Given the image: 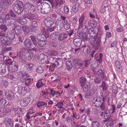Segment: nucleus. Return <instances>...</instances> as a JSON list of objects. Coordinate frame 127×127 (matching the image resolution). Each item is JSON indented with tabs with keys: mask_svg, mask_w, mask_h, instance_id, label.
Instances as JSON below:
<instances>
[{
	"mask_svg": "<svg viewBox=\"0 0 127 127\" xmlns=\"http://www.w3.org/2000/svg\"><path fill=\"white\" fill-rule=\"evenodd\" d=\"M24 7L26 14L32 15L35 12L36 7L33 4L27 2L24 4Z\"/></svg>",
	"mask_w": 127,
	"mask_h": 127,
	"instance_id": "nucleus-1",
	"label": "nucleus"
},
{
	"mask_svg": "<svg viewBox=\"0 0 127 127\" xmlns=\"http://www.w3.org/2000/svg\"><path fill=\"white\" fill-rule=\"evenodd\" d=\"M7 34H6L4 32H0V38H1V42L2 44L5 46L10 45L11 43V40L10 38L7 37Z\"/></svg>",
	"mask_w": 127,
	"mask_h": 127,
	"instance_id": "nucleus-2",
	"label": "nucleus"
},
{
	"mask_svg": "<svg viewBox=\"0 0 127 127\" xmlns=\"http://www.w3.org/2000/svg\"><path fill=\"white\" fill-rule=\"evenodd\" d=\"M89 42L90 44L93 45L94 48L96 50H97L100 47L101 43L100 38L99 37H98L97 40L96 39H95L94 38H89Z\"/></svg>",
	"mask_w": 127,
	"mask_h": 127,
	"instance_id": "nucleus-3",
	"label": "nucleus"
},
{
	"mask_svg": "<svg viewBox=\"0 0 127 127\" xmlns=\"http://www.w3.org/2000/svg\"><path fill=\"white\" fill-rule=\"evenodd\" d=\"M5 22L3 23V24L6 25H7L8 26L14 25L15 26L16 23L15 22V20L11 17H10L9 14H7L4 16Z\"/></svg>",
	"mask_w": 127,
	"mask_h": 127,
	"instance_id": "nucleus-4",
	"label": "nucleus"
},
{
	"mask_svg": "<svg viewBox=\"0 0 127 127\" xmlns=\"http://www.w3.org/2000/svg\"><path fill=\"white\" fill-rule=\"evenodd\" d=\"M23 2L19 0L16 1L14 3V9L15 11L18 14H21L23 12V9H21V6L23 5Z\"/></svg>",
	"mask_w": 127,
	"mask_h": 127,
	"instance_id": "nucleus-5",
	"label": "nucleus"
},
{
	"mask_svg": "<svg viewBox=\"0 0 127 127\" xmlns=\"http://www.w3.org/2000/svg\"><path fill=\"white\" fill-rule=\"evenodd\" d=\"M85 18V17L83 15H82L79 18V26L78 28V30L77 32H84L86 30L84 29H83V23Z\"/></svg>",
	"mask_w": 127,
	"mask_h": 127,
	"instance_id": "nucleus-6",
	"label": "nucleus"
},
{
	"mask_svg": "<svg viewBox=\"0 0 127 127\" xmlns=\"http://www.w3.org/2000/svg\"><path fill=\"white\" fill-rule=\"evenodd\" d=\"M15 90L16 93L23 95H24L27 92L26 87L23 86L16 87Z\"/></svg>",
	"mask_w": 127,
	"mask_h": 127,
	"instance_id": "nucleus-7",
	"label": "nucleus"
},
{
	"mask_svg": "<svg viewBox=\"0 0 127 127\" xmlns=\"http://www.w3.org/2000/svg\"><path fill=\"white\" fill-rule=\"evenodd\" d=\"M50 6L48 3L45 2L43 4L42 13L44 14L48 13L50 11Z\"/></svg>",
	"mask_w": 127,
	"mask_h": 127,
	"instance_id": "nucleus-8",
	"label": "nucleus"
},
{
	"mask_svg": "<svg viewBox=\"0 0 127 127\" xmlns=\"http://www.w3.org/2000/svg\"><path fill=\"white\" fill-rule=\"evenodd\" d=\"M27 40V39H25L24 43L25 47L27 49L33 50H36V49L34 48L35 47H34L32 45V44L30 41L26 42Z\"/></svg>",
	"mask_w": 127,
	"mask_h": 127,
	"instance_id": "nucleus-9",
	"label": "nucleus"
},
{
	"mask_svg": "<svg viewBox=\"0 0 127 127\" xmlns=\"http://www.w3.org/2000/svg\"><path fill=\"white\" fill-rule=\"evenodd\" d=\"M33 53L31 51L25 50L22 52V55L25 58L30 57V58L32 59L33 56Z\"/></svg>",
	"mask_w": 127,
	"mask_h": 127,
	"instance_id": "nucleus-10",
	"label": "nucleus"
},
{
	"mask_svg": "<svg viewBox=\"0 0 127 127\" xmlns=\"http://www.w3.org/2000/svg\"><path fill=\"white\" fill-rule=\"evenodd\" d=\"M93 71L95 74L101 77L102 79L104 78V72L103 70L102 69H99L95 72V68H94L93 69Z\"/></svg>",
	"mask_w": 127,
	"mask_h": 127,
	"instance_id": "nucleus-11",
	"label": "nucleus"
},
{
	"mask_svg": "<svg viewBox=\"0 0 127 127\" xmlns=\"http://www.w3.org/2000/svg\"><path fill=\"white\" fill-rule=\"evenodd\" d=\"M5 96L9 100H11L14 98V94L10 91L6 90L5 92Z\"/></svg>",
	"mask_w": 127,
	"mask_h": 127,
	"instance_id": "nucleus-12",
	"label": "nucleus"
},
{
	"mask_svg": "<svg viewBox=\"0 0 127 127\" xmlns=\"http://www.w3.org/2000/svg\"><path fill=\"white\" fill-rule=\"evenodd\" d=\"M54 21L51 19H49L47 18L44 20V24L45 26L47 27H50L53 24Z\"/></svg>",
	"mask_w": 127,
	"mask_h": 127,
	"instance_id": "nucleus-13",
	"label": "nucleus"
},
{
	"mask_svg": "<svg viewBox=\"0 0 127 127\" xmlns=\"http://www.w3.org/2000/svg\"><path fill=\"white\" fill-rule=\"evenodd\" d=\"M102 99L100 96H96L93 97V99L92 100V102L93 103L96 104L100 103Z\"/></svg>",
	"mask_w": 127,
	"mask_h": 127,
	"instance_id": "nucleus-14",
	"label": "nucleus"
},
{
	"mask_svg": "<svg viewBox=\"0 0 127 127\" xmlns=\"http://www.w3.org/2000/svg\"><path fill=\"white\" fill-rule=\"evenodd\" d=\"M96 91L95 90L91 89L85 95V97L90 98L95 93Z\"/></svg>",
	"mask_w": 127,
	"mask_h": 127,
	"instance_id": "nucleus-15",
	"label": "nucleus"
},
{
	"mask_svg": "<svg viewBox=\"0 0 127 127\" xmlns=\"http://www.w3.org/2000/svg\"><path fill=\"white\" fill-rule=\"evenodd\" d=\"M77 34L79 37L82 38L84 40H86L88 38V35L86 33V32H78Z\"/></svg>",
	"mask_w": 127,
	"mask_h": 127,
	"instance_id": "nucleus-16",
	"label": "nucleus"
},
{
	"mask_svg": "<svg viewBox=\"0 0 127 127\" xmlns=\"http://www.w3.org/2000/svg\"><path fill=\"white\" fill-rule=\"evenodd\" d=\"M91 83L88 82H86L84 84L83 92L84 93L87 92L90 88Z\"/></svg>",
	"mask_w": 127,
	"mask_h": 127,
	"instance_id": "nucleus-17",
	"label": "nucleus"
},
{
	"mask_svg": "<svg viewBox=\"0 0 127 127\" xmlns=\"http://www.w3.org/2000/svg\"><path fill=\"white\" fill-rule=\"evenodd\" d=\"M47 104L46 102H44L43 101H38L37 104V107L40 109H44L46 107Z\"/></svg>",
	"mask_w": 127,
	"mask_h": 127,
	"instance_id": "nucleus-18",
	"label": "nucleus"
},
{
	"mask_svg": "<svg viewBox=\"0 0 127 127\" xmlns=\"http://www.w3.org/2000/svg\"><path fill=\"white\" fill-rule=\"evenodd\" d=\"M68 36V34L66 32H63L59 35L58 37L59 40L62 41L63 40L66 39Z\"/></svg>",
	"mask_w": 127,
	"mask_h": 127,
	"instance_id": "nucleus-19",
	"label": "nucleus"
},
{
	"mask_svg": "<svg viewBox=\"0 0 127 127\" xmlns=\"http://www.w3.org/2000/svg\"><path fill=\"white\" fill-rule=\"evenodd\" d=\"M64 27L65 29L68 30L69 29L70 26V22L69 20H65L63 23Z\"/></svg>",
	"mask_w": 127,
	"mask_h": 127,
	"instance_id": "nucleus-20",
	"label": "nucleus"
},
{
	"mask_svg": "<svg viewBox=\"0 0 127 127\" xmlns=\"http://www.w3.org/2000/svg\"><path fill=\"white\" fill-rule=\"evenodd\" d=\"M45 84V80H41L38 81L36 84V86L38 88H40L43 87Z\"/></svg>",
	"mask_w": 127,
	"mask_h": 127,
	"instance_id": "nucleus-21",
	"label": "nucleus"
},
{
	"mask_svg": "<svg viewBox=\"0 0 127 127\" xmlns=\"http://www.w3.org/2000/svg\"><path fill=\"white\" fill-rule=\"evenodd\" d=\"M6 101L5 99L2 97H0V108H2L5 106Z\"/></svg>",
	"mask_w": 127,
	"mask_h": 127,
	"instance_id": "nucleus-22",
	"label": "nucleus"
},
{
	"mask_svg": "<svg viewBox=\"0 0 127 127\" xmlns=\"http://www.w3.org/2000/svg\"><path fill=\"white\" fill-rule=\"evenodd\" d=\"M6 67L5 65L2 64H0V74L3 75L6 71Z\"/></svg>",
	"mask_w": 127,
	"mask_h": 127,
	"instance_id": "nucleus-23",
	"label": "nucleus"
},
{
	"mask_svg": "<svg viewBox=\"0 0 127 127\" xmlns=\"http://www.w3.org/2000/svg\"><path fill=\"white\" fill-rule=\"evenodd\" d=\"M87 81V79L83 76L79 78V83L81 86L83 87L84 84Z\"/></svg>",
	"mask_w": 127,
	"mask_h": 127,
	"instance_id": "nucleus-24",
	"label": "nucleus"
},
{
	"mask_svg": "<svg viewBox=\"0 0 127 127\" xmlns=\"http://www.w3.org/2000/svg\"><path fill=\"white\" fill-rule=\"evenodd\" d=\"M73 43L75 46L79 47L81 45L82 40L79 38H76L73 40Z\"/></svg>",
	"mask_w": 127,
	"mask_h": 127,
	"instance_id": "nucleus-25",
	"label": "nucleus"
},
{
	"mask_svg": "<svg viewBox=\"0 0 127 127\" xmlns=\"http://www.w3.org/2000/svg\"><path fill=\"white\" fill-rule=\"evenodd\" d=\"M79 6V3H77L74 5L72 7V10L74 13H75L77 12Z\"/></svg>",
	"mask_w": 127,
	"mask_h": 127,
	"instance_id": "nucleus-26",
	"label": "nucleus"
},
{
	"mask_svg": "<svg viewBox=\"0 0 127 127\" xmlns=\"http://www.w3.org/2000/svg\"><path fill=\"white\" fill-rule=\"evenodd\" d=\"M75 65H76V66H79L80 67L82 66L84 63V62L81 61V60L79 59H76L75 60Z\"/></svg>",
	"mask_w": 127,
	"mask_h": 127,
	"instance_id": "nucleus-27",
	"label": "nucleus"
},
{
	"mask_svg": "<svg viewBox=\"0 0 127 127\" xmlns=\"http://www.w3.org/2000/svg\"><path fill=\"white\" fill-rule=\"evenodd\" d=\"M27 100V99L26 100L24 99H23L21 100L20 102V104L22 107H25L29 103V102Z\"/></svg>",
	"mask_w": 127,
	"mask_h": 127,
	"instance_id": "nucleus-28",
	"label": "nucleus"
},
{
	"mask_svg": "<svg viewBox=\"0 0 127 127\" xmlns=\"http://www.w3.org/2000/svg\"><path fill=\"white\" fill-rule=\"evenodd\" d=\"M32 80L31 78H28V77L24 80V81L21 82L23 83H24L26 86H28L29 85Z\"/></svg>",
	"mask_w": 127,
	"mask_h": 127,
	"instance_id": "nucleus-29",
	"label": "nucleus"
},
{
	"mask_svg": "<svg viewBox=\"0 0 127 127\" xmlns=\"http://www.w3.org/2000/svg\"><path fill=\"white\" fill-rule=\"evenodd\" d=\"M98 32L96 33L95 32H89V34L91 37L90 38L91 39H96L97 37Z\"/></svg>",
	"mask_w": 127,
	"mask_h": 127,
	"instance_id": "nucleus-30",
	"label": "nucleus"
},
{
	"mask_svg": "<svg viewBox=\"0 0 127 127\" xmlns=\"http://www.w3.org/2000/svg\"><path fill=\"white\" fill-rule=\"evenodd\" d=\"M96 22L94 19L89 21L88 24L91 27H95L96 26Z\"/></svg>",
	"mask_w": 127,
	"mask_h": 127,
	"instance_id": "nucleus-31",
	"label": "nucleus"
},
{
	"mask_svg": "<svg viewBox=\"0 0 127 127\" xmlns=\"http://www.w3.org/2000/svg\"><path fill=\"white\" fill-rule=\"evenodd\" d=\"M18 67L10 66L8 67V70L10 72H15L18 70Z\"/></svg>",
	"mask_w": 127,
	"mask_h": 127,
	"instance_id": "nucleus-32",
	"label": "nucleus"
},
{
	"mask_svg": "<svg viewBox=\"0 0 127 127\" xmlns=\"http://www.w3.org/2000/svg\"><path fill=\"white\" fill-rule=\"evenodd\" d=\"M102 88V91H106L108 88V86L106 85V83L104 81H102L101 85L100 86Z\"/></svg>",
	"mask_w": 127,
	"mask_h": 127,
	"instance_id": "nucleus-33",
	"label": "nucleus"
},
{
	"mask_svg": "<svg viewBox=\"0 0 127 127\" xmlns=\"http://www.w3.org/2000/svg\"><path fill=\"white\" fill-rule=\"evenodd\" d=\"M6 34H7V37L8 38H10V39L11 40L12 39H13L15 37V34L14 32L9 33L8 34L7 33Z\"/></svg>",
	"mask_w": 127,
	"mask_h": 127,
	"instance_id": "nucleus-34",
	"label": "nucleus"
},
{
	"mask_svg": "<svg viewBox=\"0 0 127 127\" xmlns=\"http://www.w3.org/2000/svg\"><path fill=\"white\" fill-rule=\"evenodd\" d=\"M38 25L36 21H33L32 23V29L36 30L38 27Z\"/></svg>",
	"mask_w": 127,
	"mask_h": 127,
	"instance_id": "nucleus-35",
	"label": "nucleus"
},
{
	"mask_svg": "<svg viewBox=\"0 0 127 127\" xmlns=\"http://www.w3.org/2000/svg\"><path fill=\"white\" fill-rule=\"evenodd\" d=\"M6 127H13V124L12 120L10 119L7 121L6 124Z\"/></svg>",
	"mask_w": 127,
	"mask_h": 127,
	"instance_id": "nucleus-36",
	"label": "nucleus"
},
{
	"mask_svg": "<svg viewBox=\"0 0 127 127\" xmlns=\"http://www.w3.org/2000/svg\"><path fill=\"white\" fill-rule=\"evenodd\" d=\"M91 125L93 127H98L100 126V124L99 122L95 121L92 122Z\"/></svg>",
	"mask_w": 127,
	"mask_h": 127,
	"instance_id": "nucleus-37",
	"label": "nucleus"
},
{
	"mask_svg": "<svg viewBox=\"0 0 127 127\" xmlns=\"http://www.w3.org/2000/svg\"><path fill=\"white\" fill-rule=\"evenodd\" d=\"M13 108L14 111L16 113L19 114L21 112L20 109L18 106H13Z\"/></svg>",
	"mask_w": 127,
	"mask_h": 127,
	"instance_id": "nucleus-38",
	"label": "nucleus"
},
{
	"mask_svg": "<svg viewBox=\"0 0 127 127\" xmlns=\"http://www.w3.org/2000/svg\"><path fill=\"white\" fill-rule=\"evenodd\" d=\"M4 60H5L7 63V64H9V66L11 64V63L12 62L11 59L9 58H7L5 57H4Z\"/></svg>",
	"mask_w": 127,
	"mask_h": 127,
	"instance_id": "nucleus-39",
	"label": "nucleus"
},
{
	"mask_svg": "<svg viewBox=\"0 0 127 127\" xmlns=\"http://www.w3.org/2000/svg\"><path fill=\"white\" fill-rule=\"evenodd\" d=\"M101 79L100 78L98 77H95V78L94 79V82L96 83L97 84H99L101 83Z\"/></svg>",
	"mask_w": 127,
	"mask_h": 127,
	"instance_id": "nucleus-40",
	"label": "nucleus"
},
{
	"mask_svg": "<svg viewBox=\"0 0 127 127\" xmlns=\"http://www.w3.org/2000/svg\"><path fill=\"white\" fill-rule=\"evenodd\" d=\"M47 58V56L44 54H41L39 56V59L41 60H46Z\"/></svg>",
	"mask_w": 127,
	"mask_h": 127,
	"instance_id": "nucleus-41",
	"label": "nucleus"
},
{
	"mask_svg": "<svg viewBox=\"0 0 127 127\" xmlns=\"http://www.w3.org/2000/svg\"><path fill=\"white\" fill-rule=\"evenodd\" d=\"M24 74L21 76L20 80L21 82L24 81V80L28 77L27 73L26 72H24Z\"/></svg>",
	"mask_w": 127,
	"mask_h": 127,
	"instance_id": "nucleus-42",
	"label": "nucleus"
},
{
	"mask_svg": "<svg viewBox=\"0 0 127 127\" xmlns=\"http://www.w3.org/2000/svg\"><path fill=\"white\" fill-rule=\"evenodd\" d=\"M43 4H40L38 5L37 7V10L38 12L42 13V11H43Z\"/></svg>",
	"mask_w": 127,
	"mask_h": 127,
	"instance_id": "nucleus-43",
	"label": "nucleus"
},
{
	"mask_svg": "<svg viewBox=\"0 0 127 127\" xmlns=\"http://www.w3.org/2000/svg\"><path fill=\"white\" fill-rule=\"evenodd\" d=\"M52 40V42L51 43V45L53 47H56L58 44V41L55 40Z\"/></svg>",
	"mask_w": 127,
	"mask_h": 127,
	"instance_id": "nucleus-44",
	"label": "nucleus"
},
{
	"mask_svg": "<svg viewBox=\"0 0 127 127\" xmlns=\"http://www.w3.org/2000/svg\"><path fill=\"white\" fill-rule=\"evenodd\" d=\"M101 105L100 106V108L102 110H105L106 109V104L104 102H101Z\"/></svg>",
	"mask_w": 127,
	"mask_h": 127,
	"instance_id": "nucleus-45",
	"label": "nucleus"
},
{
	"mask_svg": "<svg viewBox=\"0 0 127 127\" xmlns=\"http://www.w3.org/2000/svg\"><path fill=\"white\" fill-rule=\"evenodd\" d=\"M57 36L58 34L56 33V32H53L51 34L50 37L54 40L57 37Z\"/></svg>",
	"mask_w": 127,
	"mask_h": 127,
	"instance_id": "nucleus-46",
	"label": "nucleus"
},
{
	"mask_svg": "<svg viewBox=\"0 0 127 127\" xmlns=\"http://www.w3.org/2000/svg\"><path fill=\"white\" fill-rule=\"evenodd\" d=\"M1 84L5 87H7L8 85V83L6 80H3L1 81Z\"/></svg>",
	"mask_w": 127,
	"mask_h": 127,
	"instance_id": "nucleus-47",
	"label": "nucleus"
},
{
	"mask_svg": "<svg viewBox=\"0 0 127 127\" xmlns=\"http://www.w3.org/2000/svg\"><path fill=\"white\" fill-rule=\"evenodd\" d=\"M54 30L55 29H54L53 28H48V29H46L44 28V29H43V30L41 31V32H46V31H48H48H49V32H52L53 31H55Z\"/></svg>",
	"mask_w": 127,
	"mask_h": 127,
	"instance_id": "nucleus-48",
	"label": "nucleus"
},
{
	"mask_svg": "<svg viewBox=\"0 0 127 127\" xmlns=\"http://www.w3.org/2000/svg\"><path fill=\"white\" fill-rule=\"evenodd\" d=\"M37 71L39 73H42L44 71L43 68L41 66H39L37 69Z\"/></svg>",
	"mask_w": 127,
	"mask_h": 127,
	"instance_id": "nucleus-49",
	"label": "nucleus"
},
{
	"mask_svg": "<svg viewBox=\"0 0 127 127\" xmlns=\"http://www.w3.org/2000/svg\"><path fill=\"white\" fill-rule=\"evenodd\" d=\"M56 65L54 64H51L49 67V69L52 71H54L55 69Z\"/></svg>",
	"mask_w": 127,
	"mask_h": 127,
	"instance_id": "nucleus-50",
	"label": "nucleus"
},
{
	"mask_svg": "<svg viewBox=\"0 0 127 127\" xmlns=\"http://www.w3.org/2000/svg\"><path fill=\"white\" fill-rule=\"evenodd\" d=\"M63 105V102H59L57 103L55 106L58 108H61Z\"/></svg>",
	"mask_w": 127,
	"mask_h": 127,
	"instance_id": "nucleus-51",
	"label": "nucleus"
},
{
	"mask_svg": "<svg viewBox=\"0 0 127 127\" xmlns=\"http://www.w3.org/2000/svg\"><path fill=\"white\" fill-rule=\"evenodd\" d=\"M64 13L66 14L68 13H69V8L67 6H65L64 7Z\"/></svg>",
	"mask_w": 127,
	"mask_h": 127,
	"instance_id": "nucleus-52",
	"label": "nucleus"
},
{
	"mask_svg": "<svg viewBox=\"0 0 127 127\" xmlns=\"http://www.w3.org/2000/svg\"><path fill=\"white\" fill-rule=\"evenodd\" d=\"M21 30V27L19 26H17L14 28L13 31H14V32H20Z\"/></svg>",
	"mask_w": 127,
	"mask_h": 127,
	"instance_id": "nucleus-53",
	"label": "nucleus"
},
{
	"mask_svg": "<svg viewBox=\"0 0 127 127\" xmlns=\"http://www.w3.org/2000/svg\"><path fill=\"white\" fill-rule=\"evenodd\" d=\"M103 55L101 53H100L99 54V58H98V57H97L96 58L97 59V60L99 61V62L100 63L102 61V58L103 57Z\"/></svg>",
	"mask_w": 127,
	"mask_h": 127,
	"instance_id": "nucleus-54",
	"label": "nucleus"
},
{
	"mask_svg": "<svg viewBox=\"0 0 127 127\" xmlns=\"http://www.w3.org/2000/svg\"><path fill=\"white\" fill-rule=\"evenodd\" d=\"M0 29L2 32H5L7 30V27L4 25L1 26Z\"/></svg>",
	"mask_w": 127,
	"mask_h": 127,
	"instance_id": "nucleus-55",
	"label": "nucleus"
},
{
	"mask_svg": "<svg viewBox=\"0 0 127 127\" xmlns=\"http://www.w3.org/2000/svg\"><path fill=\"white\" fill-rule=\"evenodd\" d=\"M37 39L38 40H40L42 38H43L44 37H45V36L43 34L41 33H40L38 34L37 36Z\"/></svg>",
	"mask_w": 127,
	"mask_h": 127,
	"instance_id": "nucleus-56",
	"label": "nucleus"
},
{
	"mask_svg": "<svg viewBox=\"0 0 127 127\" xmlns=\"http://www.w3.org/2000/svg\"><path fill=\"white\" fill-rule=\"evenodd\" d=\"M62 23V22L61 21L58 19H57L55 22V24L57 26H60V25Z\"/></svg>",
	"mask_w": 127,
	"mask_h": 127,
	"instance_id": "nucleus-57",
	"label": "nucleus"
},
{
	"mask_svg": "<svg viewBox=\"0 0 127 127\" xmlns=\"http://www.w3.org/2000/svg\"><path fill=\"white\" fill-rule=\"evenodd\" d=\"M23 30L24 32H29V29L28 27L25 26H23L22 27Z\"/></svg>",
	"mask_w": 127,
	"mask_h": 127,
	"instance_id": "nucleus-58",
	"label": "nucleus"
},
{
	"mask_svg": "<svg viewBox=\"0 0 127 127\" xmlns=\"http://www.w3.org/2000/svg\"><path fill=\"white\" fill-rule=\"evenodd\" d=\"M10 65H11V66H13L17 67H19L18 63L16 62L15 61H12Z\"/></svg>",
	"mask_w": 127,
	"mask_h": 127,
	"instance_id": "nucleus-59",
	"label": "nucleus"
},
{
	"mask_svg": "<svg viewBox=\"0 0 127 127\" xmlns=\"http://www.w3.org/2000/svg\"><path fill=\"white\" fill-rule=\"evenodd\" d=\"M5 49L2 45H0V54L4 53Z\"/></svg>",
	"mask_w": 127,
	"mask_h": 127,
	"instance_id": "nucleus-60",
	"label": "nucleus"
},
{
	"mask_svg": "<svg viewBox=\"0 0 127 127\" xmlns=\"http://www.w3.org/2000/svg\"><path fill=\"white\" fill-rule=\"evenodd\" d=\"M49 93L50 95H51L52 97L55 96V91L53 89H50Z\"/></svg>",
	"mask_w": 127,
	"mask_h": 127,
	"instance_id": "nucleus-61",
	"label": "nucleus"
},
{
	"mask_svg": "<svg viewBox=\"0 0 127 127\" xmlns=\"http://www.w3.org/2000/svg\"><path fill=\"white\" fill-rule=\"evenodd\" d=\"M107 123H108V125L110 127L113 126L114 124V121L112 120H109L108 122H107Z\"/></svg>",
	"mask_w": 127,
	"mask_h": 127,
	"instance_id": "nucleus-62",
	"label": "nucleus"
},
{
	"mask_svg": "<svg viewBox=\"0 0 127 127\" xmlns=\"http://www.w3.org/2000/svg\"><path fill=\"white\" fill-rule=\"evenodd\" d=\"M105 7L103 5H102L101 7L100 8V12L101 13H102L105 12Z\"/></svg>",
	"mask_w": 127,
	"mask_h": 127,
	"instance_id": "nucleus-63",
	"label": "nucleus"
},
{
	"mask_svg": "<svg viewBox=\"0 0 127 127\" xmlns=\"http://www.w3.org/2000/svg\"><path fill=\"white\" fill-rule=\"evenodd\" d=\"M42 115V114L40 112H37L33 116V117L35 118L37 116L40 117Z\"/></svg>",
	"mask_w": 127,
	"mask_h": 127,
	"instance_id": "nucleus-64",
	"label": "nucleus"
}]
</instances>
